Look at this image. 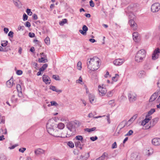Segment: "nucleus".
<instances>
[{
  "instance_id": "f257e3e1",
  "label": "nucleus",
  "mask_w": 160,
  "mask_h": 160,
  "mask_svg": "<svg viewBox=\"0 0 160 160\" xmlns=\"http://www.w3.org/2000/svg\"><path fill=\"white\" fill-rule=\"evenodd\" d=\"M64 127V124L62 122L59 123L58 125L56 124L55 121L53 119L48 120L46 125L48 133L56 137L63 138V136H60V131L58 130L57 128H58V129H62Z\"/></svg>"
},
{
  "instance_id": "f03ea898",
  "label": "nucleus",
  "mask_w": 160,
  "mask_h": 160,
  "mask_svg": "<svg viewBox=\"0 0 160 160\" xmlns=\"http://www.w3.org/2000/svg\"><path fill=\"white\" fill-rule=\"evenodd\" d=\"M99 58L96 57L91 58L90 59H88L87 62L88 68L93 71L97 70L99 66Z\"/></svg>"
},
{
  "instance_id": "7ed1b4c3",
  "label": "nucleus",
  "mask_w": 160,
  "mask_h": 160,
  "mask_svg": "<svg viewBox=\"0 0 160 160\" xmlns=\"http://www.w3.org/2000/svg\"><path fill=\"white\" fill-rule=\"evenodd\" d=\"M78 126L77 122L71 121L68 123L66 127L69 131L67 132V135L63 136V138H69L75 135L76 133V127Z\"/></svg>"
},
{
  "instance_id": "20e7f679",
  "label": "nucleus",
  "mask_w": 160,
  "mask_h": 160,
  "mask_svg": "<svg viewBox=\"0 0 160 160\" xmlns=\"http://www.w3.org/2000/svg\"><path fill=\"white\" fill-rule=\"evenodd\" d=\"M146 56V52L145 50L142 49L138 51L135 56V61L137 62H141L144 60Z\"/></svg>"
},
{
  "instance_id": "39448f33",
  "label": "nucleus",
  "mask_w": 160,
  "mask_h": 160,
  "mask_svg": "<svg viewBox=\"0 0 160 160\" xmlns=\"http://www.w3.org/2000/svg\"><path fill=\"white\" fill-rule=\"evenodd\" d=\"M128 97L130 102H133L137 99V95L135 93L132 92H130L128 93Z\"/></svg>"
},
{
  "instance_id": "423d86ee",
  "label": "nucleus",
  "mask_w": 160,
  "mask_h": 160,
  "mask_svg": "<svg viewBox=\"0 0 160 160\" xmlns=\"http://www.w3.org/2000/svg\"><path fill=\"white\" fill-rule=\"evenodd\" d=\"M151 11L153 12H158L160 10V3L156 2L152 5L151 8Z\"/></svg>"
},
{
  "instance_id": "0eeeda50",
  "label": "nucleus",
  "mask_w": 160,
  "mask_h": 160,
  "mask_svg": "<svg viewBox=\"0 0 160 160\" xmlns=\"http://www.w3.org/2000/svg\"><path fill=\"white\" fill-rule=\"evenodd\" d=\"M160 49L158 48L156 49L153 52L152 54V59L155 60L157 59L158 57L159 54L160 53Z\"/></svg>"
},
{
  "instance_id": "6e6552de",
  "label": "nucleus",
  "mask_w": 160,
  "mask_h": 160,
  "mask_svg": "<svg viewBox=\"0 0 160 160\" xmlns=\"http://www.w3.org/2000/svg\"><path fill=\"white\" fill-rule=\"evenodd\" d=\"M129 23L132 29L134 30L137 29V25L133 19H129Z\"/></svg>"
},
{
  "instance_id": "1a4fd4ad",
  "label": "nucleus",
  "mask_w": 160,
  "mask_h": 160,
  "mask_svg": "<svg viewBox=\"0 0 160 160\" xmlns=\"http://www.w3.org/2000/svg\"><path fill=\"white\" fill-rule=\"evenodd\" d=\"M124 62V60L122 59L118 58L113 61V64L116 66H119L122 65Z\"/></svg>"
},
{
  "instance_id": "9d476101",
  "label": "nucleus",
  "mask_w": 160,
  "mask_h": 160,
  "mask_svg": "<svg viewBox=\"0 0 160 160\" xmlns=\"http://www.w3.org/2000/svg\"><path fill=\"white\" fill-rule=\"evenodd\" d=\"M42 78L43 81L46 84H49L50 83L51 81L48 76L44 74Z\"/></svg>"
},
{
  "instance_id": "9b49d317",
  "label": "nucleus",
  "mask_w": 160,
  "mask_h": 160,
  "mask_svg": "<svg viewBox=\"0 0 160 160\" xmlns=\"http://www.w3.org/2000/svg\"><path fill=\"white\" fill-rule=\"evenodd\" d=\"M98 91L99 92V95L101 96H103L107 92L106 89L102 87L100 85L98 86Z\"/></svg>"
},
{
  "instance_id": "f8f14e48",
  "label": "nucleus",
  "mask_w": 160,
  "mask_h": 160,
  "mask_svg": "<svg viewBox=\"0 0 160 160\" xmlns=\"http://www.w3.org/2000/svg\"><path fill=\"white\" fill-rule=\"evenodd\" d=\"M152 144L155 146H159L160 145V138H155L152 140Z\"/></svg>"
},
{
  "instance_id": "ddd939ff",
  "label": "nucleus",
  "mask_w": 160,
  "mask_h": 160,
  "mask_svg": "<svg viewBox=\"0 0 160 160\" xmlns=\"http://www.w3.org/2000/svg\"><path fill=\"white\" fill-rule=\"evenodd\" d=\"M138 116V115L137 114L134 115L132 118H131L130 119H129L127 123L126 124V125H128L129 126L131 123H132V122L134 121V120L137 118Z\"/></svg>"
},
{
  "instance_id": "4468645a",
  "label": "nucleus",
  "mask_w": 160,
  "mask_h": 160,
  "mask_svg": "<svg viewBox=\"0 0 160 160\" xmlns=\"http://www.w3.org/2000/svg\"><path fill=\"white\" fill-rule=\"evenodd\" d=\"M82 30H80L79 32L82 34L83 35H86V32L88 30V28L87 26L84 25L83 26L82 28Z\"/></svg>"
},
{
  "instance_id": "2eb2a0df",
  "label": "nucleus",
  "mask_w": 160,
  "mask_h": 160,
  "mask_svg": "<svg viewBox=\"0 0 160 160\" xmlns=\"http://www.w3.org/2000/svg\"><path fill=\"white\" fill-rule=\"evenodd\" d=\"M12 1L16 7L20 8L21 7L22 4L19 0H12Z\"/></svg>"
},
{
  "instance_id": "dca6fc26",
  "label": "nucleus",
  "mask_w": 160,
  "mask_h": 160,
  "mask_svg": "<svg viewBox=\"0 0 160 160\" xmlns=\"http://www.w3.org/2000/svg\"><path fill=\"white\" fill-rule=\"evenodd\" d=\"M158 119V118H153L151 121L150 124L152 128L157 123Z\"/></svg>"
},
{
  "instance_id": "f3484780",
  "label": "nucleus",
  "mask_w": 160,
  "mask_h": 160,
  "mask_svg": "<svg viewBox=\"0 0 160 160\" xmlns=\"http://www.w3.org/2000/svg\"><path fill=\"white\" fill-rule=\"evenodd\" d=\"M13 80L11 78L10 79L6 82V84L7 86L9 88H11L13 86Z\"/></svg>"
},
{
  "instance_id": "a211bd4d",
  "label": "nucleus",
  "mask_w": 160,
  "mask_h": 160,
  "mask_svg": "<svg viewBox=\"0 0 160 160\" xmlns=\"http://www.w3.org/2000/svg\"><path fill=\"white\" fill-rule=\"evenodd\" d=\"M75 146L76 147H78L81 150L83 148V144H81L80 141L75 142Z\"/></svg>"
},
{
  "instance_id": "6ab92c4d",
  "label": "nucleus",
  "mask_w": 160,
  "mask_h": 160,
  "mask_svg": "<svg viewBox=\"0 0 160 160\" xmlns=\"http://www.w3.org/2000/svg\"><path fill=\"white\" fill-rule=\"evenodd\" d=\"M108 156V153L105 152L103 153L102 156L96 159V160H104L105 159V158L107 157Z\"/></svg>"
},
{
  "instance_id": "aec40b11",
  "label": "nucleus",
  "mask_w": 160,
  "mask_h": 160,
  "mask_svg": "<svg viewBox=\"0 0 160 160\" xmlns=\"http://www.w3.org/2000/svg\"><path fill=\"white\" fill-rule=\"evenodd\" d=\"M132 37L133 40L135 42H137L138 38V33L136 32H134L133 33Z\"/></svg>"
},
{
  "instance_id": "412c9836",
  "label": "nucleus",
  "mask_w": 160,
  "mask_h": 160,
  "mask_svg": "<svg viewBox=\"0 0 160 160\" xmlns=\"http://www.w3.org/2000/svg\"><path fill=\"white\" fill-rule=\"evenodd\" d=\"M14 94L12 96L11 98V101L12 102H16L18 101V98L16 95Z\"/></svg>"
},
{
  "instance_id": "4be33fe9",
  "label": "nucleus",
  "mask_w": 160,
  "mask_h": 160,
  "mask_svg": "<svg viewBox=\"0 0 160 160\" xmlns=\"http://www.w3.org/2000/svg\"><path fill=\"white\" fill-rule=\"evenodd\" d=\"M50 89L53 91H55L57 92H61L62 91L61 90H58L55 86H51L50 87Z\"/></svg>"
},
{
  "instance_id": "5701e85b",
  "label": "nucleus",
  "mask_w": 160,
  "mask_h": 160,
  "mask_svg": "<svg viewBox=\"0 0 160 160\" xmlns=\"http://www.w3.org/2000/svg\"><path fill=\"white\" fill-rule=\"evenodd\" d=\"M35 153L36 155L40 154L43 153L44 152V151L42 149L38 148L34 152Z\"/></svg>"
},
{
  "instance_id": "b1692460",
  "label": "nucleus",
  "mask_w": 160,
  "mask_h": 160,
  "mask_svg": "<svg viewBox=\"0 0 160 160\" xmlns=\"http://www.w3.org/2000/svg\"><path fill=\"white\" fill-rule=\"evenodd\" d=\"M156 93H153L151 97L149 100V102H152L156 99L157 98Z\"/></svg>"
},
{
  "instance_id": "393cba45",
  "label": "nucleus",
  "mask_w": 160,
  "mask_h": 160,
  "mask_svg": "<svg viewBox=\"0 0 160 160\" xmlns=\"http://www.w3.org/2000/svg\"><path fill=\"white\" fill-rule=\"evenodd\" d=\"M17 91L14 90L13 93L14 94H17L18 93V92H19V91L21 90V85L19 84H18L17 85Z\"/></svg>"
},
{
  "instance_id": "a878e982",
  "label": "nucleus",
  "mask_w": 160,
  "mask_h": 160,
  "mask_svg": "<svg viewBox=\"0 0 160 160\" xmlns=\"http://www.w3.org/2000/svg\"><path fill=\"white\" fill-rule=\"evenodd\" d=\"M89 99L90 102L91 103H92L94 101V97L93 94H90L89 95Z\"/></svg>"
},
{
  "instance_id": "bb28decb",
  "label": "nucleus",
  "mask_w": 160,
  "mask_h": 160,
  "mask_svg": "<svg viewBox=\"0 0 160 160\" xmlns=\"http://www.w3.org/2000/svg\"><path fill=\"white\" fill-rule=\"evenodd\" d=\"M146 73L144 71H141L138 73V76L140 78L144 77L145 76Z\"/></svg>"
},
{
  "instance_id": "cd10ccee",
  "label": "nucleus",
  "mask_w": 160,
  "mask_h": 160,
  "mask_svg": "<svg viewBox=\"0 0 160 160\" xmlns=\"http://www.w3.org/2000/svg\"><path fill=\"white\" fill-rule=\"evenodd\" d=\"M45 57H42L41 58L38 59V62H48V60L45 58Z\"/></svg>"
},
{
  "instance_id": "c85d7f7f",
  "label": "nucleus",
  "mask_w": 160,
  "mask_h": 160,
  "mask_svg": "<svg viewBox=\"0 0 160 160\" xmlns=\"http://www.w3.org/2000/svg\"><path fill=\"white\" fill-rule=\"evenodd\" d=\"M10 50V49L9 48H3L2 47L0 46V51L7 52Z\"/></svg>"
},
{
  "instance_id": "c756f323",
  "label": "nucleus",
  "mask_w": 160,
  "mask_h": 160,
  "mask_svg": "<svg viewBox=\"0 0 160 160\" xmlns=\"http://www.w3.org/2000/svg\"><path fill=\"white\" fill-rule=\"evenodd\" d=\"M75 138L77 140L80 141L81 142H82L83 140V138L82 136L81 135H78L76 136L75 137Z\"/></svg>"
},
{
  "instance_id": "7c9ffc66",
  "label": "nucleus",
  "mask_w": 160,
  "mask_h": 160,
  "mask_svg": "<svg viewBox=\"0 0 160 160\" xmlns=\"http://www.w3.org/2000/svg\"><path fill=\"white\" fill-rule=\"evenodd\" d=\"M155 112V109L154 108L151 109L148 112L147 114V116H149L150 115L152 114L154 112Z\"/></svg>"
},
{
  "instance_id": "2f4dec72",
  "label": "nucleus",
  "mask_w": 160,
  "mask_h": 160,
  "mask_svg": "<svg viewBox=\"0 0 160 160\" xmlns=\"http://www.w3.org/2000/svg\"><path fill=\"white\" fill-rule=\"evenodd\" d=\"M44 42L47 45H49L50 44V40L49 37H47L44 39Z\"/></svg>"
},
{
  "instance_id": "473e14b6",
  "label": "nucleus",
  "mask_w": 160,
  "mask_h": 160,
  "mask_svg": "<svg viewBox=\"0 0 160 160\" xmlns=\"http://www.w3.org/2000/svg\"><path fill=\"white\" fill-rule=\"evenodd\" d=\"M148 117L149 116H147V115H146V118L143 120V121H144L145 122H146V123H148L149 120H150L152 118L151 117Z\"/></svg>"
},
{
  "instance_id": "72a5a7b5",
  "label": "nucleus",
  "mask_w": 160,
  "mask_h": 160,
  "mask_svg": "<svg viewBox=\"0 0 160 160\" xmlns=\"http://www.w3.org/2000/svg\"><path fill=\"white\" fill-rule=\"evenodd\" d=\"M48 64L47 63H45L44 64L43 66L40 68V70L42 71L45 70V69L47 68L48 67Z\"/></svg>"
},
{
  "instance_id": "f704fd0d",
  "label": "nucleus",
  "mask_w": 160,
  "mask_h": 160,
  "mask_svg": "<svg viewBox=\"0 0 160 160\" xmlns=\"http://www.w3.org/2000/svg\"><path fill=\"white\" fill-rule=\"evenodd\" d=\"M129 18L130 19H133L135 17V15L132 13H131L128 15Z\"/></svg>"
},
{
  "instance_id": "c9c22d12",
  "label": "nucleus",
  "mask_w": 160,
  "mask_h": 160,
  "mask_svg": "<svg viewBox=\"0 0 160 160\" xmlns=\"http://www.w3.org/2000/svg\"><path fill=\"white\" fill-rule=\"evenodd\" d=\"M8 41H1V46L2 47H5L6 46L8 43Z\"/></svg>"
},
{
  "instance_id": "e433bc0d",
  "label": "nucleus",
  "mask_w": 160,
  "mask_h": 160,
  "mask_svg": "<svg viewBox=\"0 0 160 160\" xmlns=\"http://www.w3.org/2000/svg\"><path fill=\"white\" fill-rule=\"evenodd\" d=\"M96 127H93L92 128H86V131L88 132H92L94 131H95L96 129Z\"/></svg>"
},
{
  "instance_id": "4c0bfd02",
  "label": "nucleus",
  "mask_w": 160,
  "mask_h": 160,
  "mask_svg": "<svg viewBox=\"0 0 160 160\" xmlns=\"http://www.w3.org/2000/svg\"><path fill=\"white\" fill-rule=\"evenodd\" d=\"M68 145L71 148H73L74 147V143L71 141H69L68 142Z\"/></svg>"
},
{
  "instance_id": "58836bf2",
  "label": "nucleus",
  "mask_w": 160,
  "mask_h": 160,
  "mask_svg": "<svg viewBox=\"0 0 160 160\" xmlns=\"http://www.w3.org/2000/svg\"><path fill=\"white\" fill-rule=\"evenodd\" d=\"M67 20L66 19H63L61 22H59V24L60 25H63L64 24L67 22Z\"/></svg>"
},
{
  "instance_id": "ea45409f",
  "label": "nucleus",
  "mask_w": 160,
  "mask_h": 160,
  "mask_svg": "<svg viewBox=\"0 0 160 160\" xmlns=\"http://www.w3.org/2000/svg\"><path fill=\"white\" fill-rule=\"evenodd\" d=\"M113 94V90L111 91L108 92L107 94V96L108 97H112Z\"/></svg>"
},
{
  "instance_id": "a19ab883",
  "label": "nucleus",
  "mask_w": 160,
  "mask_h": 160,
  "mask_svg": "<svg viewBox=\"0 0 160 160\" xmlns=\"http://www.w3.org/2000/svg\"><path fill=\"white\" fill-rule=\"evenodd\" d=\"M77 68L79 70H81L82 68V63L81 62H78L77 63Z\"/></svg>"
},
{
  "instance_id": "79ce46f5",
  "label": "nucleus",
  "mask_w": 160,
  "mask_h": 160,
  "mask_svg": "<svg viewBox=\"0 0 160 160\" xmlns=\"http://www.w3.org/2000/svg\"><path fill=\"white\" fill-rule=\"evenodd\" d=\"M52 78L53 79H55L56 80H59L60 79L58 76L54 75H52Z\"/></svg>"
},
{
  "instance_id": "37998d69",
  "label": "nucleus",
  "mask_w": 160,
  "mask_h": 160,
  "mask_svg": "<svg viewBox=\"0 0 160 160\" xmlns=\"http://www.w3.org/2000/svg\"><path fill=\"white\" fill-rule=\"evenodd\" d=\"M7 158L3 154L0 155V160H6Z\"/></svg>"
},
{
  "instance_id": "c03bdc74",
  "label": "nucleus",
  "mask_w": 160,
  "mask_h": 160,
  "mask_svg": "<svg viewBox=\"0 0 160 160\" xmlns=\"http://www.w3.org/2000/svg\"><path fill=\"white\" fill-rule=\"evenodd\" d=\"M26 12L28 15L31 16L32 14V12H31V9H27Z\"/></svg>"
},
{
  "instance_id": "a18cd8bd",
  "label": "nucleus",
  "mask_w": 160,
  "mask_h": 160,
  "mask_svg": "<svg viewBox=\"0 0 160 160\" xmlns=\"http://www.w3.org/2000/svg\"><path fill=\"white\" fill-rule=\"evenodd\" d=\"M151 128H152L151 126L149 124H146L144 126L143 129H148Z\"/></svg>"
},
{
  "instance_id": "49530a36",
  "label": "nucleus",
  "mask_w": 160,
  "mask_h": 160,
  "mask_svg": "<svg viewBox=\"0 0 160 160\" xmlns=\"http://www.w3.org/2000/svg\"><path fill=\"white\" fill-rule=\"evenodd\" d=\"M51 106H54L56 107L58 106V104L55 101H52L50 102Z\"/></svg>"
},
{
  "instance_id": "de8ad7c7",
  "label": "nucleus",
  "mask_w": 160,
  "mask_h": 160,
  "mask_svg": "<svg viewBox=\"0 0 160 160\" xmlns=\"http://www.w3.org/2000/svg\"><path fill=\"white\" fill-rule=\"evenodd\" d=\"M133 132L132 130H130L127 134L125 135V136H129L132 134Z\"/></svg>"
},
{
  "instance_id": "09e8293b",
  "label": "nucleus",
  "mask_w": 160,
  "mask_h": 160,
  "mask_svg": "<svg viewBox=\"0 0 160 160\" xmlns=\"http://www.w3.org/2000/svg\"><path fill=\"white\" fill-rule=\"evenodd\" d=\"M98 139V137L96 136H95L94 137H92L90 138V139L92 141H94L95 140H97Z\"/></svg>"
},
{
  "instance_id": "8fccbe9b",
  "label": "nucleus",
  "mask_w": 160,
  "mask_h": 160,
  "mask_svg": "<svg viewBox=\"0 0 160 160\" xmlns=\"http://www.w3.org/2000/svg\"><path fill=\"white\" fill-rule=\"evenodd\" d=\"M28 16L25 14L24 13L23 15V20L24 21H25L27 20L28 19Z\"/></svg>"
},
{
  "instance_id": "3c124183",
  "label": "nucleus",
  "mask_w": 160,
  "mask_h": 160,
  "mask_svg": "<svg viewBox=\"0 0 160 160\" xmlns=\"http://www.w3.org/2000/svg\"><path fill=\"white\" fill-rule=\"evenodd\" d=\"M117 148V144L116 142H114L112 146V149L116 148Z\"/></svg>"
},
{
  "instance_id": "603ef678",
  "label": "nucleus",
  "mask_w": 160,
  "mask_h": 160,
  "mask_svg": "<svg viewBox=\"0 0 160 160\" xmlns=\"http://www.w3.org/2000/svg\"><path fill=\"white\" fill-rule=\"evenodd\" d=\"M18 96L19 97L22 98L23 97V95L21 90L19 91L18 92Z\"/></svg>"
},
{
  "instance_id": "864d4df0",
  "label": "nucleus",
  "mask_w": 160,
  "mask_h": 160,
  "mask_svg": "<svg viewBox=\"0 0 160 160\" xmlns=\"http://www.w3.org/2000/svg\"><path fill=\"white\" fill-rule=\"evenodd\" d=\"M8 35L11 38H12L13 36V32L12 31H10L8 33Z\"/></svg>"
},
{
  "instance_id": "5fc2aeb1",
  "label": "nucleus",
  "mask_w": 160,
  "mask_h": 160,
  "mask_svg": "<svg viewBox=\"0 0 160 160\" xmlns=\"http://www.w3.org/2000/svg\"><path fill=\"white\" fill-rule=\"evenodd\" d=\"M30 38L34 37L35 36V34L33 32H30L28 34Z\"/></svg>"
},
{
  "instance_id": "6e6d98bb",
  "label": "nucleus",
  "mask_w": 160,
  "mask_h": 160,
  "mask_svg": "<svg viewBox=\"0 0 160 160\" xmlns=\"http://www.w3.org/2000/svg\"><path fill=\"white\" fill-rule=\"evenodd\" d=\"M25 25L26 27L29 28L31 26V23L28 22H26Z\"/></svg>"
},
{
  "instance_id": "4d7b16f0",
  "label": "nucleus",
  "mask_w": 160,
  "mask_h": 160,
  "mask_svg": "<svg viewBox=\"0 0 160 160\" xmlns=\"http://www.w3.org/2000/svg\"><path fill=\"white\" fill-rule=\"evenodd\" d=\"M89 4H90V5L91 7H93L94 6V3H93V1L92 0H91L90 2H89Z\"/></svg>"
},
{
  "instance_id": "13d9d810",
  "label": "nucleus",
  "mask_w": 160,
  "mask_h": 160,
  "mask_svg": "<svg viewBox=\"0 0 160 160\" xmlns=\"http://www.w3.org/2000/svg\"><path fill=\"white\" fill-rule=\"evenodd\" d=\"M22 72L21 70H18L17 72L16 73L18 75H21L22 74Z\"/></svg>"
},
{
  "instance_id": "bf43d9fd",
  "label": "nucleus",
  "mask_w": 160,
  "mask_h": 160,
  "mask_svg": "<svg viewBox=\"0 0 160 160\" xmlns=\"http://www.w3.org/2000/svg\"><path fill=\"white\" fill-rule=\"evenodd\" d=\"M26 150V148H19V151L20 152H23L24 151Z\"/></svg>"
},
{
  "instance_id": "052dcab7",
  "label": "nucleus",
  "mask_w": 160,
  "mask_h": 160,
  "mask_svg": "<svg viewBox=\"0 0 160 160\" xmlns=\"http://www.w3.org/2000/svg\"><path fill=\"white\" fill-rule=\"evenodd\" d=\"M154 93H156V95L157 97L158 95L160 93V89L158 90L156 92H155Z\"/></svg>"
},
{
  "instance_id": "680f3d73",
  "label": "nucleus",
  "mask_w": 160,
  "mask_h": 160,
  "mask_svg": "<svg viewBox=\"0 0 160 160\" xmlns=\"http://www.w3.org/2000/svg\"><path fill=\"white\" fill-rule=\"evenodd\" d=\"M79 81H80V82H82V78L81 77H80L79 78L78 80H77L76 81V83H80V82H79Z\"/></svg>"
},
{
  "instance_id": "e2e57ef3",
  "label": "nucleus",
  "mask_w": 160,
  "mask_h": 160,
  "mask_svg": "<svg viewBox=\"0 0 160 160\" xmlns=\"http://www.w3.org/2000/svg\"><path fill=\"white\" fill-rule=\"evenodd\" d=\"M18 145H17L16 144L15 145H13L12 146V147H9V148L10 149H14V148H15L16 146H17Z\"/></svg>"
},
{
  "instance_id": "0e129e2a",
  "label": "nucleus",
  "mask_w": 160,
  "mask_h": 160,
  "mask_svg": "<svg viewBox=\"0 0 160 160\" xmlns=\"http://www.w3.org/2000/svg\"><path fill=\"white\" fill-rule=\"evenodd\" d=\"M3 30L4 32L6 33H7L9 31L8 28H4Z\"/></svg>"
},
{
  "instance_id": "69168bd1",
  "label": "nucleus",
  "mask_w": 160,
  "mask_h": 160,
  "mask_svg": "<svg viewBox=\"0 0 160 160\" xmlns=\"http://www.w3.org/2000/svg\"><path fill=\"white\" fill-rule=\"evenodd\" d=\"M33 19L34 20H37L38 18L37 15L35 14L33 15Z\"/></svg>"
},
{
  "instance_id": "338daca9",
  "label": "nucleus",
  "mask_w": 160,
  "mask_h": 160,
  "mask_svg": "<svg viewBox=\"0 0 160 160\" xmlns=\"http://www.w3.org/2000/svg\"><path fill=\"white\" fill-rule=\"evenodd\" d=\"M89 41L90 42H92L94 43L96 42V41L95 40V39L93 38H90L89 39Z\"/></svg>"
},
{
  "instance_id": "774afa93",
  "label": "nucleus",
  "mask_w": 160,
  "mask_h": 160,
  "mask_svg": "<svg viewBox=\"0 0 160 160\" xmlns=\"http://www.w3.org/2000/svg\"><path fill=\"white\" fill-rule=\"evenodd\" d=\"M42 71L40 70L39 69V71L37 73V75L38 76L41 75L42 74V73H41V72Z\"/></svg>"
}]
</instances>
